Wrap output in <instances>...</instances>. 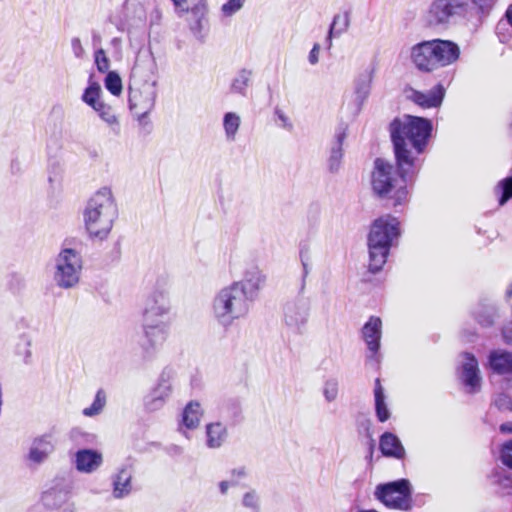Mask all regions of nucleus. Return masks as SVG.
<instances>
[{"mask_svg":"<svg viewBox=\"0 0 512 512\" xmlns=\"http://www.w3.org/2000/svg\"><path fill=\"white\" fill-rule=\"evenodd\" d=\"M241 507L246 509L247 512H260L261 499L259 493L254 489L245 492L241 498Z\"/></svg>","mask_w":512,"mask_h":512,"instance_id":"nucleus-35","label":"nucleus"},{"mask_svg":"<svg viewBox=\"0 0 512 512\" xmlns=\"http://www.w3.org/2000/svg\"><path fill=\"white\" fill-rule=\"evenodd\" d=\"M230 475L232 484L237 485L240 481L247 477L248 473L246 468L241 466L231 470Z\"/></svg>","mask_w":512,"mask_h":512,"instance_id":"nucleus-48","label":"nucleus"},{"mask_svg":"<svg viewBox=\"0 0 512 512\" xmlns=\"http://www.w3.org/2000/svg\"><path fill=\"white\" fill-rule=\"evenodd\" d=\"M98 112L99 116L107 123L113 124L116 121V117L113 113V110L110 106L106 105L104 102L101 103V107L96 108L95 110Z\"/></svg>","mask_w":512,"mask_h":512,"instance_id":"nucleus-45","label":"nucleus"},{"mask_svg":"<svg viewBox=\"0 0 512 512\" xmlns=\"http://www.w3.org/2000/svg\"><path fill=\"white\" fill-rule=\"evenodd\" d=\"M105 88L114 96H119L122 92V80L116 71H108L104 79Z\"/></svg>","mask_w":512,"mask_h":512,"instance_id":"nucleus-37","label":"nucleus"},{"mask_svg":"<svg viewBox=\"0 0 512 512\" xmlns=\"http://www.w3.org/2000/svg\"><path fill=\"white\" fill-rule=\"evenodd\" d=\"M504 18L508 25L512 27V3L508 6Z\"/></svg>","mask_w":512,"mask_h":512,"instance_id":"nucleus-55","label":"nucleus"},{"mask_svg":"<svg viewBox=\"0 0 512 512\" xmlns=\"http://www.w3.org/2000/svg\"><path fill=\"white\" fill-rule=\"evenodd\" d=\"M203 414L200 403L196 401L189 402L183 410L181 423L187 429L198 427L200 418Z\"/></svg>","mask_w":512,"mask_h":512,"instance_id":"nucleus-28","label":"nucleus"},{"mask_svg":"<svg viewBox=\"0 0 512 512\" xmlns=\"http://www.w3.org/2000/svg\"><path fill=\"white\" fill-rule=\"evenodd\" d=\"M71 48H72V51H73V54L76 58H83L84 54H85V50L81 44V41L78 37H74L72 38L71 40Z\"/></svg>","mask_w":512,"mask_h":512,"instance_id":"nucleus-49","label":"nucleus"},{"mask_svg":"<svg viewBox=\"0 0 512 512\" xmlns=\"http://www.w3.org/2000/svg\"><path fill=\"white\" fill-rule=\"evenodd\" d=\"M134 468L132 463L123 464L112 476L113 496L122 499L129 496L133 491Z\"/></svg>","mask_w":512,"mask_h":512,"instance_id":"nucleus-18","label":"nucleus"},{"mask_svg":"<svg viewBox=\"0 0 512 512\" xmlns=\"http://www.w3.org/2000/svg\"><path fill=\"white\" fill-rule=\"evenodd\" d=\"M505 343L512 345V336L504 331ZM488 366L493 373L502 376H512V352L506 350H493L488 356Z\"/></svg>","mask_w":512,"mask_h":512,"instance_id":"nucleus-16","label":"nucleus"},{"mask_svg":"<svg viewBox=\"0 0 512 512\" xmlns=\"http://www.w3.org/2000/svg\"><path fill=\"white\" fill-rule=\"evenodd\" d=\"M461 362V379L470 393H476L481 387V375L478 361L471 353H464Z\"/></svg>","mask_w":512,"mask_h":512,"instance_id":"nucleus-17","label":"nucleus"},{"mask_svg":"<svg viewBox=\"0 0 512 512\" xmlns=\"http://www.w3.org/2000/svg\"><path fill=\"white\" fill-rule=\"evenodd\" d=\"M380 450L384 456L402 459L405 449L400 439L393 433L385 432L380 437Z\"/></svg>","mask_w":512,"mask_h":512,"instance_id":"nucleus-23","label":"nucleus"},{"mask_svg":"<svg viewBox=\"0 0 512 512\" xmlns=\"http://www.w3.org/2000/svg\"><path fill=\"white\" fill-rule=\"evenodd\" d=\"M467 7V0H434L425 17L426 25L447 28L460 19L470 20Z\"/></svg>","mask_w":512,"mask_h":512,"instance_id":"nucleus-8","label":"nucleus"},{"mask_svg":"<svg viewBox=\"0 0 512 512\" xmlns=\"http://www.w3.org/2000/svg\"><path fill=\"white\" fill-rule=\"evenodd\" d=\"M335 143L331 147L330 157L328 159V167L332 173H335L339 170L342 159V149L341 146L346 138V133L344 130L339 131L335 134Z\"/></svg>","mask_w":512,"mask_h":512,"instance_id":"nucleus-30","label":"nucleus"},{"mask_svg":"<svg viewBox=\"0 0 512 512\" xmlns=\"http://www.w3.org/2000/svg\"><path fill=\"white\" fill-rule=\"evenodd\" d=\"M373 71L365 70L354 81V93L352 99L343 107L349 111L352 117L357 116L371 92Z\"/></svg>","mask_w":512,"mask_h":512,"instance_id":"nucleus-14","label":"nucleus"},{"mask_svg":"<svg viewBox=\"0 0 512 512\" xmlns=\"http://www.w3.org/2000/svg\"><path fill=\"white\" fill-rule=\"evenodd\" d=\"M507 330L508 331V335L512 336V328H510L509 326L505 327L502 331V334L504 335V331Z\"/></svg>","mask_w":512,"mask_h":512,"instance_id":"nucleus-62","label":"nucleus"},{"mask_svg":"<svg viewBox=\"0 0 512 512\" xmlns=\"http://www.w3.org/2000/svg\"><path fill=\"white\" fill-rule=\"evenodd\" d=\"M275 113L278 116V118L283 122L284 126L289 125L288 118L284 115V113L281 110L277 109Z\"/></svg>","mask_w":512,"mask_h":512,"instance_id":"nucleus-56","label":"nucleus"},{"mask_svg":"<svg viewBox=\"0 0 512 512\" xmlns=\"http://www.w3.org/2000/svg\"><path fill=\"white\" fill-rule=\"evenodd\" d=\"M231 486H234L231 482V480H224V481H221L219 483V490L221 492V494H226L228 489L231 487Z\"/></svg>","mask_w":512,"mask_h":512,"instance_id":"nucleus-54","label":"nucleus"},{"mask_svg":"<svg viewBox=\"0 0 512 512\" xmlns=\"http://www.w3.org/2000/svg\"><path fill=\"white\" fill-rule=\"evenodd\" d=\"M31 345H32V338L28 334H22L19 337V341L17 343L16 349L17 353L21 355L24 358L25 363H28L31 359L32 352H31Z\"/></svg>","mask_w":512,"mask_h":512,"instance_id":"nucleus-40","label":"nucleus"},{"mask_svg":"<svg viewBox=\"0 0 512 512\" xmlns=\"http://www.w3.org/2000/svg\"><path fill=\"white\" fill-rule=\"evenodd\" d=\"M400 235L399 221L385 215L376 219L368 235L369 270L372 273L380 271L386 263L390 247Z\"/></svg>","mask_w":512,"mask_h":512,"instance_id":"nucleus-5","label":"nucleus"},{"mask_svg":"<svg viewBox=\"0 0 512 512\" xmlns=\"http://www.w3.org/2000/svg\"><path fill=\"white\" fill-rule=\"evenodd\" d=\"M67 493L56 488L44 492L42 501L48 508H57L66 501Z\"/></svg>","mask_w":512,"mask_h":512,"instance_id":"nucleus-34","label":"nucleus"},{"mask_svg":"<svg viewBox=\"0 0 512 512\" xmlns=\"http://www.w3.org/2000/svg\"><path fill=\"white\" fill-rule=\"evenodd\" d=\"M81 271V255L74 249L64 248L55 258L53 279L58 287L70 289L79 283Z\"/></svg>","mask_w":512,"mask_h":512,"instance_id":"nucleus-9","label":"nucleus"},{"mask_svg":"<svg viewBox=\"0 0 512 512\" xmlns=\"http://www.w3.org/2000/svg\"><path fill=\"white\" fill-rule=\"evenodd\" d=\"M493 404L500 411L512 412V398L507 394H498L494 398Z\"/></svg>","mask_w":512,"mask_h":512,"instance_id":"nucleus-43","label":"nucleus"},{"mask_svg":"<svg viewBox=\"0 0 512 512\" xmlns=\"http://www.w3.org/2000/svg\"><path fill=\"white\" fill-rule=\"evenodd\" d=\"M188 20L189 28L195 37L200 38L203 29V20L207 14V4L205 0H199L190 9Z\"/></svg>","mask_w":512,"mask_h":512,"instance_id":"nucleus-24","label":"nucleus"},{"mask_svg":"<svg viewBox=\"0 0 512 512\" xmlns=\"http://www.w3.org/2000/svg\"><path fill=\"white\" fill-rule=\"evenodd\" d=\"M478 322L484 326H489L493 323V319H492L491 315H488L484 319L478 318Z\"/></svg>","mask_w":512,"mask_h":512,"instance_id":"nucleus-57","label":"nucleus"},{"mask_svg":"<svg viewBox=\"0 0 512 512\" xmlns=\"http://www.w3.org/2000/svg\"><path fill=\"white\" fill-rule=\"evenodd\" d=\"M506 25H508V23L502 19L497 23L496 26V33L499 36L500 42L502 43L507 41V37L503 34Z\"/></svg>","mask_w":512,"mask_h":512,"instance_id":"nucleus-52","label":"nucleus"},{"mask_svg":"<svg viewBox=\"0 0 512 512\" xmlns=\"http://www.w3.org/2000/svg\"><path fill=\"white\" fill-rule=\"evenodd\" d=\"M498 485L507 493H510V489L512 488V478L509 475H500L497 479Z\"/></svg>","mask_w":512,"mask_h":512,"instance_id":"nucleus-51","label":"nucleus"},{"mask_svg":"<svg viewBox=\"0 0 512 512\" xmlns=\"http://www.w3.org/2000/svg\"><path fill=\"white\" fill-rule=\"evenodd\" d=\"M53 451L54 445L50 436L43 435L33 440L27 459L34 465H40L47 460Z\"/></svg>","mask_w":512,"mask_h":512,"instance_id":"nucleus-21","label":"nucleus"},{"mask_svg":"<svg viewBox=\"0 0 512 512\" xmlns=\"http://www.w3.org/2000/svg\"><path fill=\"white\" fill-rule=\"evenodd\" d=\"M310 304L305 298L288 302L284 310L285 324L294 332L302 333L309 318Z\"/></svg>","mask_w":512,"mask_h":512,"instance_id":"nucleus-13","label":"nucleus"},{"mask_svg":"<svg viewBox=\"0 0 512 512\" xmlns=\"http://www.w3.org/2000/svg\"><path fill=\"white\" fill-rule=\"evenodd\" d=\"M85 227L91 237L104 239L110 233L118 216V209L110 188L102 187L88 200L84 210Z\"/></svg>","mask_w":512,"mask_h":512,"instance_id":"nucleus-2","label":"nucleus"},{"mask_svg":"<svg viewBox=\"0 0 512 512\" xmlns=\"http://www.w3.org/2000/svg\"><path fill=\"white\" fill-rule=\"evenodd\" d=\"M252 71L248 69H241L236 77L232 80L230 90L233 93H238L242 96L246 95L247 87L251 81Z\"/></svg>","mask_w":512,"mask_h":512,"instance_id":"nucleus-32","label":"nucleus"},{"mask_svg":"<svg viewBox=\"0 0 512 512\" xmlns=\"http://www.w3.org/2000/svg\"><path fill=\"white\" fill-rule=\"evenodd\" d=\"M500 431L503 433H512V423H503L500 426Z\"/></svg>","mask_w":512,"mask_h":512,"instance_id":"nucleus-58","label":"nucleus"},{"mask_svg":"<svg viewBox=\"0 0 512 512\" xmlns=\"http://www.w3.org/2000/svg\"><path fill=\"white\" fill-rule=\"evenodd\" d=\"M174 373L171 369L165 368L160 373L155 386L145 398V408L148 411L160 410L173 392Z\"/></svg>","mask_w":512,"mask_h":512,"instance_id":"nucleus-12","label":"nucleus"},{"mask_svg":"<svg viewBox=\"0 0 512 512\" xmlns=\"http://www.w3.org/2000/svg\"><path fill=\"white\" fill-rule=\"evenodd\" d=\"M156 95V82H144L138 86L134 81L129 85V107L140 126L148 125L147 116L155 105Z\"/></svg>","mask_w":512,"mask_h":512,"instance_id":"nucleus-11","label":"nucleus"},{"mask_svg":"<svg viewBox=\"0 0 512 512\" xmlns=\"http://www.w3.org/2000/svg\"><path fill=\"white\" fill-rule=\"evenodd\" d=\"M106 404V395L103 390L97 391L95 399L90 407L83 409L82 413L86 417L99 415Z\"/></svg>","mask_w":512,"mask_h":512,"instance_id":"nucleus-38","label":"nucleus"},{"mask_svg":"<svg viewBox=\"0 0 512 512\" xmlns=\"http://www.w3.org/2000/svg\"><path fill=\"white\" fill-rule=\"evenodd\" d=\"M236 131L237 130L227 129L226 130V138H227V140H229V141L234 140Z\"/></svg>","mask_w":512,"mask_h":512,"instance_id":"nucleus-59","label":"nucleus"},{"mask_svg":"<svg viewBox=\"0 0 512 512\" xmlns=\"http://www.w3.org/2000/svg\"><path fill=\"white\" fill-rule=\"evenodd\" d=\"M240 117L234 112H227L223 118L224 128H239Z\"/></svg>","mask_w":512,"mask_h":512,"instance_id":"nucleus-47","label":"nucleus"},{"mask_svg":"<svg viewBox=\"0 0 512 512\" xmlns=\"http://www.w3.org/2000/svg\"><path fill=\"white\" fill-rule=\"evenodd\" d=\"M266 275L257 266H252L245 270L243 278L232 282L233 285L240 288L244 295L253 303L257 298L259 291L264 287Z\"/></svg>","mask_w":512,"mask_h":512,"instance_id":"nucleus-15","label":"nucleus"},{"mask_svg":"<svg viewBox=\"0 0 512 512\" xmlns=\"http://www.w3.org/2000/svg\"><path fill=\"white\" fill-rule=\"evenodd\" d=\"M382 321L378 317H370L362 328L363 339L369 351L375 356L380 348Z\"/></svg>","mask_w":512,"mask_h":512,"instance_id":"nucleus-19","label":"nucleus"},{"mask_svg":"<svg viewBox=\"0 0 512 512\" xmlns=\"http://www.w3.org/2000/svg\"><path fill=\"white\" fill-rule=\"evenodd\" d=\"M372 451H373V444H371V447H370V453L372 454Z\"/></svg>","mask_w":512,"mask_h":512,"instance_id":"nucleus-64","label":"nucleus"},{"mask_svg":"<svg viewBox=\"0 0 512 512\" xmlns=\"http://www.w3.org/2000/svg\"><path fill=\"white\" fill-rule=\"evenodd\" d=\"M319 50H320L319 44H317V43L314 44V46L311 49L309 56H308V60H309L310 64L315 65L316 63H318Z\"/></svg>","mask_w":512,"mask_h":512,"instance_id":"nucleus-53","label":"nucleus"},{"mask_svg":"<svg viewBox=\"0 0 512 512\" xmlns=\"http://www.w3.org/2000/svg\"><path fill=\"white\" fill-rule=\"evenodd\" d=\"M79 433H80V431H79L78 429H73V430L71 431V436H72L73 438H75Z\"/></svg>","mask_w":512,"mask_h":512,"instance_id":"nucleus-61","label":"nucleus"},{"mask_svg":"<svg viewBox=\"0 0 512 512\" xmlns=\"http://www.w3.org/2000/svg\"><path fill=\"white\" fill-rule=\"evenodd\" d=\"M374 398H375V411H376V416H377L378 420L380 422L387 421L390 417V411L385 402L384 390H383V387H382L379 379H376V381H375Z\"/></svg>","mask_w":512,"mask_h":512,"instance_id":"nucleus-31","label":"nucleus"},{"mask_svg":"<svg viewBox=\"0 0 512 512\" xmlns=\"http://www.w3.org/2000/svg\"><path fill=\"white\" fill-rule=\"evenodd\" d=\"M299 258L302 265V284L301 290L305 287L306 277L309 275L311 270L312 256L308 246H303L299 252Z\"/></svg>","mask_w":512,"mask_h":512,"instance_id":"nucleus-39","label":"nucleus"},{"mask_svg":"<svg viewBox=\"0 0 512 512\" xmlns=\"http://www.w3.org/2000/svg\"><path fill=\"white\" fill-rule=\"evenodd\" d=\"M350 25V17L349 12H345L343 14H336L333 17L332 23L330 24L328 35H327V42H328V48L332 46V38L333 37H339L341 34L347 31Z\"/></svg>","mask_w":512,"mask_h":512,"instance_id":"nucleus-29","label":"nucleus"},{"mask_svg":"<svg viewBox=\"0 0 512 512\" xmlns=\"http://www.w3.org/2000/svg\"><path fill=\"white\" fill-rule=\"evenodd\" d=\"M251 306L252 302L244 295V292L230 283L215 293L210 309L218 325L228 329L235 321L245 318L249 314Z\"/></svg>","mask_w":512,"mask_h":512,"instance_id":"nucleus-4","label":"nucleus"},{"mask_svg":"<svg viewBox=\"0 0 512 512\" xmlns=\"http://www.w3.org/2000/svg\"><path fill=\"white\" fill-rule=\"evenodd\" d=\"M228 436L227 428L221 422L206 425V446L210 449L220 448Z\"/></svg>","mask_w":512,"mask_h":512,"instance_id":"nucleus-25","label":"nucleus"},{"mask_svg":"<svg viewBox=\"0 0 512 512\" xmlns=\"http://www.w3.org/2000/svg\"><path fill=\"white\" fill-rule=\"evenodd\" d=\"M244 2L245 0H228L221 10L225 16H232L243 7Z\"/></svg>","mask_w":512,"mask_h":512,"instance_id":"nucleus-44","label":"nucleus"},{"mask_svg":"<svg viewBox=\"0 0 512 512\" xmlns=\"http://www.w3.org/2000/svg\"><path fill=\"white\" fill-rule=\"evenodd\" d=\"M175 7V12L179 17L183 14L188 13L190 7L187 5V0H171Z\"/></svg>","mask_w":512,"mask_h":512,"instance_id":"nucleus-50","label":"nucleus"},{"mask_svg":"<svg viewBox=\"0 0 512 512\" xmlns=\"http://www.w3.org/2000/svg\"><path fill=\"white\" fill-rule=\"evenodd\" d=\"M139 68H140V65L138 63H136V65L133 67L132 69V73L133 75L137 74L138 71H139Z\"/></svg>","mask_w":512,"mask_h":512,"instance_id":"nucleus-60","label":"nucleus"},{"mask_svg":"<svg viewBox=\"0 0 512 512\" xmlns=\"http://www.w3.org/2000/svg\"><path fill=\"white\" fill-rule=\"evenodd\" d=\"M507 296L508 297H512V284L509 286V288L507 289V292H506Z\"/></svg>","mask_w":512,"mask_h":512,"instance_id":"nucleus-63","label":"nucleus"},{"mask_svg":"<svg viewBox=\"0 0 512 512\" xmlns=\"http://www.w3.org/2000/svg\"><path fill=\"white\" fill-rule=\"evenodd\" d=\"M459 46L451 40H424L410 49V59L415 67L425 73L433 72L458 60Z\"/></svg>","mask_w":512,"mask_h":512,"instance_id":"nucleus-3","label":"nucleus"},{"mask_svg":"<svg viewBox=\"0 0 512 512\" xmlns=\"http://www.w3.org/2000/svg\"><path fill=\"white\" fill-rule=\"evenodd\" d=\"M322 394L327 403L336 401L339 395V381L337 378L330 377L323 383Z\"/></svg>","mask_w":512,"mask_h":512,"instance_id":"nucleus-36","label":"nucleus"},{"mask_svg":"<svg viewBox=\"0 0 512 512\" xmlns=\"http://www.w3.org/2000/svg\"><path fill=\"white\" fill-rule=\"evenodd\" d=\"M500 458L502 463L512 469V440L503 444Z\"/></svg>","mask_w":512,"mask_h":512,"instance_id":"nucleus-46","label":"nucleus"},{"mask_svg":"<svg viewBox=\"0 0 512 512\" xmlns=\"http://www.w3.org/2000/svg\"><path fill=\"white\" fill-rule=\"evenodd\" d=\"M499 186L502 190V195L499 199V204L504 205L510 198H512V176L503 179Z\"/></svg>","mask_w":512,"mask_h":512,"instance_id":"nucleus-42","label":"nucleus"},{"mask_svg":"<svg viewBox=\"0 0 512 512\" xmlns=\"http://www.w3.org/2000/svg\"><path fill=\"white\" fill-rule=\"evenodd\" d=\"M432 130H392L391 139L401 177H411L417 170L416 156L423 152Z\"/></svg>","mask_w":512,"mask_h":512,"instance_id":"nucleus-6","label":"nucleus"},{"mask_svg":"<svg viewBox=\"0 0 512 512\" xmlns=\"http://www.w3.org/2000/svg\"><path fill=\"white\" fill-rule=\"evenodd\" d=\"M171 302L163 291L153 292L145 302L142 312V338L140 355L144 360L154 359L168 338Z\"/></svg>","mask_w":512,"mask_h":512,"instance_id":"nucleus-1","label":"nucleus"},{"mask_svg":"<svg viewBox=\"0 0 512 512\" xmlns=\"http://www.w3.org/2000/svg\"><path fill=\"white\" fill-rule=\"evenodd\" d=\"M94 57H95V64H96L97 70L100 73H106V72L108 73L109 67H110V60L106 56L105 51L102 48L98 49L95 52Z\"/></svg>","mask_w":512,"mask_h":512,"instance_id":"nucleus-41","label":"nucleus"},{"mask_svg":"<svg viewBox=\"0 0 512 512\" xmlns=\"http://www.w3.org/2000/svg\"><path fill=\"white\" fill-rule=\"evenodd\" d=\"M445 87L442 83H438L428 92H420L413 90L411 99L413 102L423 108H433L441 105L445 96Z\"/></svg>","mask_w":512,"mask_h":512,"instance_id":"nucleus-20","label":"nucleus"},{"mask_svg":"<svg viewBox=\"0 0 512 512\" xmlns=\"http://www.w3.org/2000/svg\"><path fill=\"white\" fill-rule=\"evenodd\" d=\"M499 0H467L470 19L482 21L487 18Z\"/></svg>","mask_w":512,"mask_h":512,"instance_id":"nucleus-27","label":"nucleus"},{"mask_svg":"<svg viewBox=\"0 0 512 512\" xmlns=\"http://www.w3.org/2000/svg\"><path fill=\"white\" fill-rule=\"evenodd\" d=\"M401 177V172L398 173L395 167L388 161L377 158L374 161V169L371 176V184L373 191L380 197H389L394 199V205H401L407 201L408 191L405 185L400 182L406 183Z\"/></svg>","mask_w":512,"mask_h":512,"instance_id":"nucleus-7","label":"nucleus"},{"mask_svg":"<svg viewBox=\"0 0 512 512\" xmlns=\"http://www.w3.org/2000/svg\"><path fill=\"white\" fill-rule=\"evenodd\" d=\"M374 495L389 508L402 511L412 508V487L407 479L379 484L375 488Z\"/></svg>","mask_w":512,"mask_h":512,"instance_id":"nucleus-10","label":"nucleus"},{"mask_svg":"<svg viewBox=\"0 0 512 512\" xmlns=\"http://www.w3.org/2000/svg\"><path fill=\"white\" fill-rule=\"evenodd\" d=\"M100 94V85L97 82H93L84 90L82 100L96 110V108L101 107L102 101L100 100Z\"/></svg>","mask_w":512,"mask_h":512,"instance_id":"nucleus-33","label":"nucleus"},{"mask_svg":"<svg viewBox=\"0 0 512 512\" xmlns=\"http://www.w3.org/2000/svg\"><path fill=\"white\" fill-rule=\"evenodd\" d=\"M388 128H433V121L426 117L404 114L395 117Z\"/></svg>","mask_w":512,"mask_h":512,"instance_id":"nucleus-26","label":"nucleus"},{"mask_svg":"<svg viewBox=\"0 0 512 512\" xmlns=\"http://www.w3.org/2000/svg\"><path fill=\"white\" fill-rule=\"evenodd\" d=\"M103 463L100 452L92 449H82L75 454V467L79 472L92 473Z\"/></svg>","mask_w":512,"mask_h":512,"instance_id":"nucleus-22","label":"nucleus"}]
</instances>
